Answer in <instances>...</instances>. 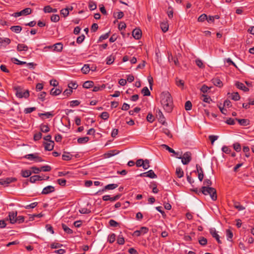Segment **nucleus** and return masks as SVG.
<instances>
[{"label":"nucleus","instance_id":"obj_48","mask_svg":"<svg viewBox=\"0 0 254 254\" xmlns=\"http://www.w3.org/2000/svg\"><path fill=\"white\" fill-rule=\"evenodd\" d=\"M38 155L37 153L35 154H29L26 155L25 157L26 158L29 159H35L37 158V156Z\"/></svg>","mask_w":254,"mask_h":254},{"label":"nucleus","instance_id":"obj_35","mask_svg":"<svg viewBox=\"0 0 254 254\" xmlns=\"http://www.w3.org/2000/svg\"><path fill=\"white\" fill-rule=\"evenodd\" d=\"M72 92V90L71 89H65L63 93V96H64V98H65L66 97H68V96H69Z\"/></svg>","mask_w":254,"mask_h":254},{"label":"nucleus","instance_id":"obj_12","mask_svg":"<svg viewBox=\"0 0 254 254\" xmlns=\"http://www.w3.org/2000/svg\"><path fill=\"white\" fill-rule=\"evenodd\" d=\"M212 82L216 86L221 87L223 86V83L218 77H214L212 79Z\"/></svg>","mask_w":254,"mask_h":254},{"label":"nucleus","instance_id":"obj_44","mask_svg":"<svg viewBox=\"0 0 254 254\" xmlns=\"http://www.w3.org/2000/svg\"><path fill=\"white\" fill-rule=\"evenodd\" d=\"M51 20L54 22H58L60 20V16L58 14H53L51 17Z\"/></svg>","mask_w":254,"mask_h":254},{"label":"nucleus","instance_id":"obj_28","mask_svg":"<svg viewBox=\"0 0 254 254\" xmlns=\"http://www.w3.org/2000/svg\"><path fill=\"white\" fill-rule=\"evenodd\" d=\"M94 85V82L92 81L88 80L85 81L83 84V88L88 89L92 87H93Z\"/></svg>","mask_w":254,"mask_h":254},{"label":"nucleus","instance_id":"obj_52","mask_svg":"<svg viewBox=\"0 0 254 254\" xmlns=\"http://www.w3.org/2000/svg\"><path fill=\"white\" fill-rule=\"evenodd\" d=\"M100 117L104 120H107L109 118V114L107 112L102 113Z\"/></svg>","mask_w":254,"mask_h":254},{"label":"nucleus","instance_id":"obj_37","mask_svg":"<svg viewBox=\"0 0 254 254\" xmlns=\"http://www.w3.org/2000/svg\"><path fill=\"white\" fill-rule=\"evenodd\" d=\"M31 175V172L30 170H22L21 171V175L23 177L26 178L29 177Z\"/></svg>","mask_w":254,"mask_h":254},{"label":"nucleus","instance_id":"obj_26","mask_svg":"<svg viewBox=\"0 0 254 254\" xmlns=\"http://www.w3.org/2000/svg\"><path fill=\"white\" fill-rule=\"evenodd\" d=\"M184 171L180 167H178L176 168V174L177 177L181 178L184 176Z\"/></svg>","mask_w":254,"mask_h":254},{"label":"nucleus","instance_id":"obj_27","mask_svg":"<svg viewBox=\"0 0 254 254\" xmlns=\"http://www.w3.org/2000/svg\"><path fill=\"white\" fill-rule=\"evenodd\" d=\"M226 235L227 240L232 242L233 237V234L232 231H231L230 229H227L226 231Z\"/></svg>","mask_w":254,"mask_h":254},{"label":"nucleus","instance_id":"obj_13","mask_svg":"<svg viewBox=\"0 0 254 254\" xmlns=\"http://www.w3.org/2000/svg\"><path fill=\"white\" fill-rule=\"evenodd\" d=\"M132 36L136 40H139L141 37V31L139 29H135L132 31Z\"/></svg>","mask_w":254,"mask_h":254},{"label":"nucleus","instance_id":"obj_40","mask_svg":"<svg viewBox=\"0 0 254 254\" xmlns=\"http://www.w3.org/2000/svg\"><path fill=\"white\" fill-rule=\"evenodd\" d=\"M114 57L112 55H110V56L108 57L106 59V64H111L114 62Z\"/></svg>","mask_w":254,"mask_h":254},{"label":"nucleus","instance_id":"obj_2","mask_svg":"<svg viewBox=\"0 0 254 254\" xmlns=\"http://www.w3.org/2000/svg\"><path fill=\"white\" fill-rule=\"evenodd\" d=\"M199 192L205 195L209 194L213 200H216L217 199L216 190L213 188L202 187Z\"/></svg>","mask_w":254,"mask_h":254},{"label":"nucleus","instance_id":"obj_33","mask_svg":"<svg viewBox=\"0 0 254 254\" xmlns=\"http://www.w3.org/2000/svg\"><path fill=\"white\" fill-rule=\"evenodd\" d=\"M62 90L60 89H55L54 88L51 90L50 94L52 95L57 96L61 94Z\"/></svg>","mask_w":254,"mask_h":254},{"label":"nucleus","instance_id":"obj_41","mask_svg":"<svg viewBox=\"0 0 254 254\" xmlns=\"http://www.w3.org/2000/svg\"><path fill=\"white\" fill-rule=\"evenodd\" d=\"M141 93L144 96H148L150 95V92L147 87H145L142 89Z\"/></svg>","mask_w":254,"mask_h":254},{"label":"nucleus","instance_id":"obj_5","mask_svg":"<svg viewBox=\"0 0 254 254\" xmlns=\"http://www.w3.org/2000/svg\"><path fill=\"white\" fill-rule=\"evenodd\" d=\"M31 12H32V10L30 8H26L22 10L20 12L14 13L12 14V15L15 17H18V16H20L21 15H26L30 14V13H31Z\"/></svg>","mask_w":254,"mask_h":254},{"label":"nucleus","instance_id":"obj_4","mask_svg":"<svg viewBox=\"0 0 254 254\" xmlns=\"http://www.w3.org/2000/svg\"><path fill=\"white\" fill-rule=\"evenodd\" d=\"M177 158L181 159L182 163L184 165H187L191 160V153L190 152L188 151L185 152L183 156H181V154H180V156H177Z\"/></svg>","mask_w":254,"mask_h":254},{"label":"nucleus","instance_id":"obj_49","mask_svg":"<svg viewBox=\"0 0 254 254\" xmlns=\"http://www.w3.org/2000/svg\"><path fill=\"white\" fill-rule=\"evenodd\" d=\"M68 87L69 89H76L78 87L77 84L75 82H71L68 84Z\"/></svg>","mask_w":254,"mask_h":254},{"label":"nucleus","instance_id":"obj_30","mask_svg":"<svg viewBox=\"0 0 254 254\" xmlns=\"http://www.w3.org/2000/svg\"><path fill=\"white\" fill-rule=\"evenodd\" d=\"M41 131L43 132L47 133L50 131V128L48 125L41 124L40 125Z\"/></svg>","mask_w":254,"mask_h":254},{"label":"nucleus","instance_id":"obj_21","mask_svg":"<svg viewBox=\"0 0 254 254\" xmlns=\"http://www.w3.org/2000/svg\"><path fill=\"white\" fill-rule=\"evenodd\" d=\"M229 97L234 101H238L240 99V96L238 92H234L233 93H228Z\"/></svg>","mask_w":254,"mask_h":254},{"label":"nucleus","instance_id":"obj_1","mask_svg":"<svg viewBox=\"0 0 254 254\" xmlns=\"http://www.w3.org/2000/svg\"><path fill=\"white\" fill-rule=\"evenodd\" d=\"M161 104L164 110L170 113L173 108V99L170 93L168 92H163L161 94Z\"/></svg>","mask_w":254,"mask_h":254},{"label":"nucleus","instance_id":"obj_34","mask_svg":"<svg viewBox=\"0 0 254 254\" xmlns=\"http://www.w3.org/2000/svg\"><path fill=\"white\" fill-rule=\"evenodd\" d=\"M62 228L64 231L67 234H70L73 233L72 230L68 228L65 224H62Z\"/></svg>","mask_w":254,"mask_h":254},{"label":"nucleus","instance_id":"obj_19","mask_svg":"<svg viewBox=\"0 0 254 254\" xmlns=\"http://www.w3.org/2000/svg\"><path fill=\"white\" fill-rule=\"evenodd\" d=\"M235 120L238 122L241 126H247L250 125V122L248 119H239L236 118Z\"/></svg>","mask_w":254,"mask_h":254},{"label":"nucleus","instance_id":"obj_46","mask_svg":"<svg viewBox=\"0 0 254 254\" xmlns=\"http://www.w3.org/2000/svg\"><path fill=\"white\" fill-rule=\"evenodd\" d=\"M117 243L119 245H123L125 243L124 238L122 235H120L117 239Z\"/></svg>","mask_w":254,"mask_h":254},{"label":"nucleus","instance_id":"obj_51","mask_svg":"<svg viewBox=\"0 0 254 254\" xmlns=\"http://www.w3.org/2000/svg\"><path fill=\"white\" fill-rule=\"evenodd\" d=\"M124 15L123 12L120 11L117 13H114V16L118 19H121Z\"/></svg>","mask_w":254,"mask_h":254},{"label":"nucleus","instance_id":"obj_64","mask_svg":"<svg viewBox=\"0 0 254 254\" xmlns=\"http://www.w3.org/2000/svg\"><path fill=\"white\" fill-rule=\"evenodd\" d=\"M144 163V161L143 159H138L136 162V165L137 167H142L143 165V163Z\"/></svg>","mask_w":254,"mask_h":254},{"label":"nucleus","instance_id":"obj_22","mask_svg":"<svg viewBox=\"0 0 254 254\" xmlns=\"http://www.w3.org/2000/svg\"><path fill=\"white\" fill-rule=\"evenodd\" d=\"M54 48V51L56 52H61L63 48V45L62 43H58L54 44L53 46Z\"/></svg>","mask_w":254,"mask_h":254},{"label":"nucleus","instance_id":"obj_25","mask_svg":"<svg viewBox=\"0 0 254 254\" xmlns=\"http://www.w3.org/2000/svg\"><path fill=\"white\" fill-rule=\"evenodd\" d=\"M44 179L40 176L34 175L30 178V182L32 183H35L36 181L43 180Z\"/></svg>","mask_w":254,"mask_h":254},{"label":"nucleus","instance_id":"obj_17","mask_svg":"<svg viewBox=\"0 0 254 254\" xmlns=\"http://www.w3.org/2000/svg\"><path fill=\"white\" fill-rule=\"evenodd\" d=\"M235 85L238 88H239L241 90H242L245 92L249 91V88L248 87H246L243 83H241L240 82H237L235 83Z\"/></svg>","mask_w":254,"mask_h":254},{"label":"nucleus","instance_id":"obj_29","mask_svg":"<svg viewBox=\"0 0 254 254\" xmlns=\"http://www.w3.org/2000/svg\"><path fill=\"white\" fill-rule=\"evenodd\" d=\"M89 137L87 136L79 137L77 139V142L79 144H84L87 143L89 141Z\"/></svg>","mask_w":254,"mask_h":254},{"label":"nucleus","instance_id":"obj_42","mask_svg":"<svg viewBox=\"0 0 254 254\" xmlns=\"http://www.w3.org/2000/svg\"><path fill=\"white\" fill-rule=\"evenodd\" d=\"M116 240V235L113 233L108 236V240L110 243H113Z\"/></svg>","mask_w":254,"mask_h":254},{"label":"nucleus","instance_id":"obj_20","mask_svg":"<svg viewBox=\"0 0 254 254\" xmlns=\"http://www.w3.org/2000/svg\"><path fill=\"white\" fill-rule=\"evenodd\" d=\"M44 12L45 13H51V12H57L58 11L57 9L53 8L50 5L45 6L43 9Z\"/></svg>","mask_w":254,"mask_h":254},{"label":"nucleus","instance_id":"obj_23","mask_svg":"<svg viewBox=\"0 0 254 254\" xmlns=\"http://www.w3.org/2000/svg\"><path fill=\"white\" fill-rule=\"evenodd\" d=\"M28 49V47L24 44H19L17 46V50L19 52L27 51Z\"/></svg>","mask_w":254,"mask_h":254},{"label":"nucleus","instance_id":"obj_55","mask_svg":"<svg viewBox=\"0 0 254 254\" xmlns=\"http://www.w3.org/2000/svg\"><path fill=\"white\" fill-rule=\"evenodd\" d=\"M11 61L12 62H16V63H15L16 64H18V65H22V64H26V63L25 62L20 61L18 60V59H17L16 58H12L11 59Z\"/></svg>","mask_w":254,"mask_h":254},{"label":"nucleus","instance_id":"obj_8","mask_svg":"<svg viewBox=\"0 0 254 254\" xmlns=\"http://www.w3.org/2000/svg\"><path fill=\"white\" fill-rule=\"evenodd\" d=\"M8 217L10 223L14 224L16 222L17 211L9 212Z\"/></svg>","mask_w":254,"mask_h":254},{"label":"nucleus","instance_id":"obj_57","mask_svg":"<svg viewBox=\"0 0 254 254\" xmlns=\"http://www.w3.org/2000/svg\"><path fill=\"white\" fill-rule=\"evenodd\" d=\"M233 147L234 149L237 151V152H240L241 150V146L240 143H235L233 144Z\"/></svg>","mask_w":254,"mask_h":254},{"label":"nucleus","instance_id":"obj_45","mask_svg":"<svg viewBox=\"0 0 254 254\" xmlns=\"http://www.w3.org/2000/svg\"><path fill=\"white\" fill-rule=\"evenodd\" d=\"M198 242L200 245L204 246L207 244V240L204 237H200Z\"/></svg>","mask_w":254,"mask_h":254},{"label":"nucleus","instance_id":"obj_16","mask_svg":"<svg viewBox=\"0 0 254 254\" xmlns=\"http://www.w3.org/2000/svg\"><path fill=\"white\" fill-rule=\"evenodd\" d=\"M45 149L48 151H51L53 149L54 146V141L49 142H44Z\"/></svg>","mask_w":254,"mask_h":254},{"label":"nucleus","instance_id":"obj_53","mask_svg":"<svg viewBox=\"0 0 254 254\" xmlns=\"http://www.w3.org/2000/svg\"><path fill=\"white\" fill-rule=\"evenodd\" d=\"M109 223L110 225L112 227H116L119 226V223L113 219L110 220Z\"/></svg>","mask_w":254,"mask_h":254},{"label":"nucleus","instance_id":"obj_32","mask_svg":"<svg viewBox=\"0 0 254 254\" xmlns=\"http://www.w3.org/2000/svg\"><path fill=\"white\" fill-rule=\"evenodd\" d=\"M10 29L16 33H19L22 30V27L20 26H12L10 27Z\"/></svg>","mask_w":254,"mask_h":254},{"label":"nucleus","instance_id":"obj_9","mask_svg":"<svg viewBox=\"0 0 254 254\" xmlns=\"http://www.w3.org/2000/svg\"><path fill=\"white\" fill-rule=\"evenodd\" d=\"M118 187V185L116 184H111L106 185L102 190H99L97 193L105 191L106 190H112Z\"/></svg>","mask_w":254,"mask_h":254},{"label":"nucleus","instance_id":"obj_6","mask_svg":"<svg viewBox=\"0 0 254 254\" xmlns=\"http://www.w3.org/2000/svg\"><path fill=\"white\" fill-rule=\"evenodd\" d=\"M209 232L212 236L214 238L219 244H221L222 242L220 240L219 235L217 234V232L216 231L214 228H211L209 229Z\"/></svg>","mask_w":254,"mask_h":254},{"label":"nucleus","instance_id":"obj_14","mask_svg":"<svg viewBox=\"0 0 254 254\" xmlns=\"http://www.w3.org/2000/svg\"><path fill=\"white\" fill-rule=\"evenodd\" d=\"M10 40L8 38H0V48L2 46L5 47L10 43Z\"/></svg>","mask_w":254,"mask_h":254},{"label":"nucleus","instance_id":"obj_10","mask_svg":"<svg viewBox=\"0 0 254 254\" xmlns=\"http://www.w3.org/2000/svg\"><path fill=\"white\" fill-rule=\"evenodd\" d=\"M16 181V179L15 178H7L5 179L1 180L0 181V185L7 186L8 184L10 183L15 182Z\"/></svg>","mask_w":254,"mask_h":254},{"label":"nucleus","instance_id":"obj_31","mask_svg":"<svg viewBox=\"0 0 254 254\" xmlns=\"http://www.w3.org/2000/svg\"><path fill=\"white\" fill-rule=\"evenodd\" d=\"M234 207L239 211L243 210L245 209V207L242 205L240 202L237 201L234 202Z\"/></svg>","mask_w":254,"mask_h":254},{"label":"nucleus","instance_id":"obj_38","mask_svg":"<svg viewBox=\"0 0 254 254\" xmlns=\"http://www.w3.org/2000/svg\"><path fill=\"white\" fill-rule=\"evenodd\" d=\"M117 150H112L108 151L107 153L105 154L106 157H111L115 154H117Z\"/></svg>","mask_w":254,"mask_h":254},{"label":"nucleus","instance_id":"obj_36","mask_svg":"<svg viewBox=\"0 0 254 254\" xmlns=\"http://www.w3.org/2000/svg\"><path fill=\"white\" fill-rule=\"evenodd\" d=\"M90 70V69L89 66L88 64H84V65L81 68L82 72L84 74L88 73Z\"/></svg>","mask_w":254,"mask_h":254},{"label":"nucleus","instance_id":"obj_15","mask_svg":"<svg viewBox=\"0 0 254 254\" xmlns=\"http://www.w3.org/2000/svg\"><path fill=\"white\" fill-rule=\"evenodd\" d=\"M196 170L198 172V178L199 180L201 182L203 179V173L202 169L201 167L199 166L198 165H196Z\"/></svg>","mask_w":254,"mask_h":254},{"label":"nucleus","instance_id":"obj_62","mask_svg":"<svg viewBox=\"0 0 254 254\" xmlns=\"http://www.w3.org/2000/svg\"><path fill=\"white\" fill-rule=\"evenodd\" d=\"M146 119L148 122L150 123H152L154 120V117L151 113H148Z\"/></svg>","mask_w":254,"mask_h":254},{"label":"nucleus","instance_id":"obj_18","mask_svg":"<svg viewBox=\"0 0 254 254\" xmlns=\"http://www.w3.org/2000/svg\"><path fill=\"white\" fill-rule=\"evenodd\" d=\"M157 112V116L158 117V119L160 122H162L163 124H164L165 123V118L163 115L162 112L160 109H158L156 111Z\"/></svg>","mask_w":254,"mask_h":254},{"label":"nucleus","instance_id":"obj_47","mask_svg":"<svg viewBox=\"0 0 254 254\" xmlns=\"http://www.w3.org/2000/svg\"><path fill=\"white\" fill-rule=\"evenodd\" d=\"M109 36V32L106 33L104 35H101L98 40V42H102L103 40L107 39Z\"/></svg>","mask_w":254,"mask_h":254},{"label":"nucleus","instance_id":"obj_56","mask_svg":"<svg viewBox=\"0 0 254 254\" xmlns=\"http://www.w3.org/2000/svg\"><path fill=\"white\" fill-rule=\"evenodd\" d=\"M97 7L96 3L90 1L89 3V8L91 10H93L95 9Z\"/></svg>","mask_w":254,"mask_h":254},{"label":"nucleus","instance_id":"obj_11","mask_svg":"<svg viewBox=\"0 0 254 254\" xmlns=\"http://www.w3.org/2000/svg\"><path fill=\"white\" fill-rule=\"evenodd\" d=\"M55 191V188L52 186H48L44 188L42 191V194H47Z\"/></svg>","mask_w":254,"mask_h":254},{"label":"nucleus","instance_id":"obj_59","mask_svg":"<svg viewBox=\"0 0 254 254\" xmlns=\"http://www.w3.org/2000/svg\"><path fill=\"white\" fill-rule=\"evenodd\" d=\"M160 27L164 32H166L168 30V26L166 23H161Z\"/></svg>","mask_w":254,"mask_h":254},{"label":"nucleus","instance_id":"obj_58","mask_svg":"<svg viewBox=\"0 0 254 254\" xmlns=\"http://www.w3.org/2000/svg\"><path fill=\"white\" fill-rule=\"evenodd\" d=\"M207 16L205 14H202L199 16L198 18V21L199 22H203L204 20H207Z\"/></svg>","mask_w":254,"mask_h":254},{"label":"nucleus","instance_id":"obj_39","mask_svg":"<svg viewBox=\"0 0 254 254\" xmlns=\"http://www.w3.org/2000/svg\"><path fill=\"white\" fill-rule=\"evenodd\" d=\"M38 116L41 117L42 116H45L47 118L52 117L54 116V114L52 112H46L45 113H39Z\"/></svg>","mask_w":254,"mask_h":254},{"label":"nucleus","instance_id":"obj_24","mask_svg":"<svg viewBox=\"0 0 254 254\" xmlns=\"http://www.w3.org/2000/svg\"><path fill=\"white\" fill-rule=\"evenodd\" d=\"M161 146L163 148H165L167 150H168L169 152L170 153H172L176 155H179V152H175V151L172 148H171V147H170L169 146H168L167 145H166V144H162L161 145Z\"/></svg>","mask_w":254,"mask_h":254},{"label":"nucleus","instance_id":"obj_54","mask_svg":"<svg viewBox=\"0 0 254 254\" xmlns=\"http://www.w3.org/2000/svg\"><path fill=\"white\" fill-rule=\"evenodd\" d=\"M195 64L200 68H203L204 67L202 61L200 59H196L195 60Z\"/></svg>","mask_w":254,"mask_h":254},{"label":"nucleus","instance_id":"obj_43","mask_svg":"<svg viewBox=\"0 0 254 254\" xmlns=\"http://www.w3.org/2000/svg\"><path fill=\"white\" fill-rule=\"evenodd\" d=\"M185 108L186 110L190 111L191 109L192 104L190 101H188L186 102L185 105Z\"/></svg>","mask_w":254,"mask_h":254},{"label":"nucleus","instance_id":"obj_3","mask_svg":"<svg viewBox=\"0 0 254 254\" xmlns=\"http://www.w3.org/2000/svg\"><path fill=\"white\" fill-rule=\"evenodd\" d=\"M14 90L16 91V96L19 98H27L29 96V91L28 90L23 91L22 89L19 86L14 87Z\"/></svg>","mask_w":254,"mask_h":254},{"label":"nucleus","instance_id":"obj_63","mask_svg":"<svg viewBox=\"0 0 254 254\" xmlns=\"http://www.w3.org/2000/svg\"><path fill=\"white\" fill-rule=\"evenodd\" d=\"M140 231V234H144L147 233L148 232V228L145 227H142L139 230Z\"/></svg>","mask_w":254,"mask_h":254},{"label":"nucleus","instance_id":"obj_50","mask_svg":"<svg viewBox=\"0 0 254 254\" xmlns=\"http://www.w3.org/2000/svg\"><path fill=\"white\" fill-rule=\"evenodd\" d=\"M61 14L64 16V17H66L69 14V10L68 8L62 9L61 10Z\"/></svg>","mask_w":254,"mask_h":254},{"label":"nucleus","instance_id":"obj_60","mask_svg":"<svg viewBox=\"0 0 254 254\" xmlns=\"http://www.w3.org/2000/svg\"><path fill=\"white\" fill-rule=\"evenodd\" d=\"M36 107L27 108L24 109V112L25 114H29V113L32 112L33 111L36 110Z\"/></svg>","mask_w":254,"mask_h":254},{"label":"nucleus","instance_id":"obj_7","mask_svg":"<svg viewBox=\"0 0 254 254\" xmlns=\"http://www.w3.org/2000/svg\"><path fill=\"white\" fill-rule=\"evenodd\" d=\"M140 176L147 177L151 179H154L157 178V175L154 173V171L152 170H150L149 171L140 174Z\"/></svg>","mask_w":254,"mask_h":254},{"label":"nucleus","instance_id":"obj_61","mask_svg":"<svg viewBox=\"0 0 254 254\" xmlns=\"http://www.w3.org/2000/svg\"><path fill=\"white\" fill-rule=\"evenodd\" d=\"M168 16L170 18H172L173 17V8L171 6H169L168 7V10L167 11Z\"/></svg>","mask_w":254,"mask_h":254}]
</instances>
